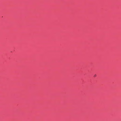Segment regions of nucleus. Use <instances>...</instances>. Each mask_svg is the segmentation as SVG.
<instances>
[{"mask_svg":"<svg viewBox=\"0 0 121 121\" xmlns=\"http://www.w3.org/2000/svg\"><path fill=\"white\" fill-rule=\"evenodd\" d=\"M96 74H95L94 75V77H96Z\"/></svg>","mask_w":121,"mask_h":121,"instance_id":"nucleus-1","label":"nucleus"}]
</instances>
